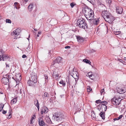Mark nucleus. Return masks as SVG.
Here are the masks:
<instances>
[{
    "mask_svg": "<svg viewBox=\"0 0 126 126\" xmlns=\"http://www.w3.org/2000/svg\"><path fill=\"white\" fill-rule=\"evenodd\" d=\"M116 11L117 14H121L123 11V9L121 7L117 6L116 7Z\"/></svg>",
    "mask_w": 126,
    "mask_h": 126,
    "instance_id": "15",
    "label": "nucleus"
},
{
    "mask_svg": "<svg viewBox=\"0 0 126 126\" xmlns=\"http://www.w3.org/2000/svg\"><path fill=\"white\" fill-rule=\"evenodd\" d=\"M6 22L7 23H11V20L9 19H7L6 20Z\"/></svg>",
    "mask_w": 126,
    "mask_h": 126,
    "instance_id": "40",
    "label": "nucleus"
},
{
    "mask_svg": "<svg viewBox=\"0 0 126 126\" xmlns=\"http://www.w3.org/2000/svg\"><path fill=\"white\" fill-rule=\"evenodd\" d=\"M29 47H27V48H26V50L27 52H28L29 51Z\"/></svg>",
    "mask_w": 126,
    "mask_h": 126,
    "instance_id": "51",
    "label": "nucleus"
},
{
    "mask_svg": "<svg viewBox=\"0 0 126 126\" xmlns=\"http://www.w3.org/2000/svg\"><path fill=\"white\" fill-rule=\"evenodd\" d=\"M24 1L26 2H27L28 1V0H24Z\"/></svg>",
    "mask_w": 126,
    "mask_h": 126,
    "instance_id": "63",
    "label": "nucleus"
},
{
    "mask_svg": "<svg viewBox=\"0 0 126 126\" xmlns=\"http://www.w3.org/2000/svg\"><path fill=\"white\" fill-rule=\"evenodd\" d=\"M37 37H39V34H37Z\"/></svg>",
    "mask_w": 126,
    "mask_h": 126,
    "instance_id": "62",
    "label": "nucleus"
},
{
    "mask_svg": "<svg viewBox=\"0 0 126 126\" xmlns=\"http://www.w3.org/2000/svg\"><path fill=\"white\" fill-rule=\"evenodd\" d=\"M92 50L93 51H92V52H94L95 51L94 50L92 49Z\"/></svg>",
    "mask_w": 126,
    "mask_h": 126,
    "instance_id": "59",
    "label": "nucleus"
},
{
    "mask_svg": "<svg viewBox=\"0 0 126 126\" xmlns=\"http://www.w3.org/2000/svg\"><path fill=\"white\" fill-rule=\"evenodd\" d=\"M26 57V55L25 54H24V55H23L22 56V57L23 58H25Z\"/></svg>",
    "mask_w": 126,
    "mask_h": 126,
    "instance_id": "49",
    "label": "nucleus"
},
{
    "mask_svg": "<svg viewBox=\"0 0 126 126\" xmlns=\"http://www.w3.org/2000/svg\"><path fill=\"white\" fill-rule=\"evenodd\" d=\"M10 59V58L7 55H3V59H2V60L3 61L7 60H9Z\"/></svg>",
    "mask_w": 126,
    "mask_h": 126,
    "instance_id": "22",
    "label": "nucleus"
},
{
    "mask_svg": "<svg viewBox=\"0 0 126 126\" xmlns=\"http://www.w3.org/2000/svg\"><path fill=\"white\" fill-rule=\"evenodd\" d=\"M124 60H125L126 61V57H124Z\"/></svg>",
    "mask_w": 126,
    "mask_h": 126,
    "instance_id": "60",
    "label": "nucleus"
},
{
    "mask_svg": "<svg viewBox=\"0 0 126 126\" xmlns=\"http://www.w3.org/2000/svg\"><path fill=\"white\" fill-rule=\"evenodd\" d=\"M53 118L56 121H61L62 119L64 118V115L63 113L61 112H56L53 115Z\"/></svg>",
    "mask_w": 126,
    "mask_h": 126,
    "instance_id": "3",
    "label": "nucleus"
},
{
    "mask_svg": "<svg viewBox=\"0 0 126 126\" xmlns=\"http://www.w3.org/2000/svg\"><path fill=\"white\" fill-rule=\"evenodd\" d=\"M97 107L98 109L103 113L105 112L107 109V107L105 105L99 104L97 106Z\"/></svg>",
    "mask_w": 126,
    "mask_h": 126,
    "instance_id": "5",
    "label": "nucleus"
},
{
    "mask_svg": "<svg viewBox=\"0 0 126 126\" xmlns=\"http://www.w3.org/2000/svg\"><path fill=\"white\" fill-rule=\"evenodd\" d=\"M121 100L122 99L120 97L116 98L114 97L111 99V101L112 104L117 106L120 104Z\"/></svg>",
    "mask_w": 126,
    "mask_h": 126,
    "instance_id": "4",
    "label": "nucleus"
},
{
    "mask_svg": "<svg viewBox=\"0 0 126 126\" xmlns=\"http://www.w3.org/2000/svg\"><path fill=\"white\" fill-rule=\"evenodd\" d=\"M34 30L35 31H37L38 30L36 29H34Z\"/></svg>",
    "mask_w": 126,
    "mask_h": 126,
    "instance_id": "57",
    "label": "nucleus"
},
{
    "mask_svg": "<svg viewBox=\"0 0 126 126\" xmlns=\"http://www.w3.org/2000/svg\"><path fill=\"white\" fill-rule=\"evenodd\" d=\"M76 4L72 2L70 3V5L72 8H73Z\"/></svg>",
    "mask_w": 126,
    "mask_h": 126,
    "instance_id": "43",
    "label": "nucleus"
},
{
    "mask_svg": "<svg viewBox=\"0 0 126 126\" xmlns=\"http://www.w3.org/2000/svg\"><path fill=\"white\" fill-rule=\"evenodd\" d=\"M63 59L60 57H58L52 63L51 65L53 66H55L56 63H61Z\"/></svg>",
    "mask_w": 126,
    "mask_h": 126,
    "instance_id": "7",
    "label": "nucleus"
},
{
    "mask_svg": "<svg viewBox=\"0 0 126 126\" xmlns=\"http://www.w3.org/2000/svg\"><path fill=\"white\" fill-rule=\"evenodd\" d=\"M32 119H30V123L31 124H33V123L32 122Z\"/></svg>",
    "mask_w": 126,
    "mask_h": 126,
    "instance_id": "50",
    "label": "nucleus"
},
{
    "mask_svg": "<svg viewBox=\"0 0 126 126\" xmlns=\"http://www.w3.org/2000/svg\"><path fill=\"white\" fill-rule=\"evenodd\" d=\"M77 38L78 42L80 43H82L84 41V39L83 38L79 36H76Z\"/></svg>",
    "mask_w": 126,
    "mask_h": 126,
    "instance_id": "19",
    "label": "nucleus"
},
{
    "mask_svg": "<svg viewBox=\"0 0 126 126\" xmlns=\"http://www.w3.org/2000/svg\"><path fill=\"white\" fill-rule=\"evenodd\" d=\"M121 32L120 31H116L114 32V34L116 35H118Z\"/></svg>",
    "mask_w": 126,
    "mask_h": 126,
    "instance_id": "42",
    "label": "nucleus"
},
{
    "mask_svg": "<svg viewBox=\"0 0 126 126\" xmlns=\"http://www.w3.org/2000/svg\"><path fill=\"white\" fill-rule=\"evenodd\" d=\"M47 119H48V120H46L47 121V123H49V124H52V122L51 121L50 119L49 118L47 117Z\"/></svg>",
    "mask_w": 126,
    "mask_h": 126,
    "instance_id": "36",
    "label": "nucleus"
},
{
    "mask_svg": "<svg viewBox=\"0 0 126 126\" xmlns=\"http://www.w3.org/2000/svg\"><path fill=\"white\" fill-rule=\"evenodd\" d=\"M44 76L45 78V81L46 82H47L48 81L47 79L48 78V77L47 75L45 74Z\"/></svg>",
    "mask_w": 126,
    "mask_h": 126,
    "instance_id": "38",
    "label": "nucleus"
},
{
    "mask_svg": "<svg viewBox=\"0 0 126 126\" xmlns=\"http://www.w3.org/2000/svg\"><path fill=\"white\" fill-rule=\"evenodd\" d=\"M15 8H16V9H18L20 7L19 6V4L18 2H15L14 3Z\"/></svg>",
    "mask_w": 126,
    "mask_h": 126,
    "instance_id": "28",
    "label": "nucleus"
},
{
    "mask_svg": "<svg viewBox=\"0 0 126 126\" xmlns=\"http://www.w3.org/2000/svg\"><path fill=\"white\" fill-rule=\"evenodd\" d=\"M86 76H87L89 77L90 79H93L94 77V75L90 72L88 73L87 74Z\"/></svg>",
    "mask_w": 126,
    "mask_h": 126,
    "instance_id": "21",
    "label": "nucleus"
},
{
    "mask_svg": "<svg viewBox=\"0 0 126 126\" xmlns=\"http://www.w3.org/2000/svg\"><path fill=\"white\" fill-rule=\"evenodd\" d=\"M42 33L41 32H38V34H40Z\"/></svg>",
    "mask_w": 126,
    "mask_h": 126,
    "instance_id": "55",
    "label": "nucleus"
},
{
    "mask_svg": "<svg viewBox=\"0 0 126 126\" xmlns=\"http://www.w3.org/2000/svg\"><path fill=\"white\" fill-rule=\"evenodd\" d=\"M66 81L67 83V86H68L69 87L70 85H71V84L72 83V80L69 77H67L66 78Z\"/></svg>",
    "mask_w": 126,
    "mask_h": 126,
    "instance_id": "20",
    "label": "nucleus"
},
{
    "mask_svg": "<svg viewBox=\"0 0 126 126\" xmlns=\"http://www.w3.org/2000/svg\"><path fill=\"white\" fill-rule=\"evenodd\" d=\"M105 20L106 21L108 22L109 24H111L112 22L115 19L110 14L108 16L105 18Z\"/></svg>",
    "mask_w": 126,
    "mask_h": 126,
    "instance_id": "6",
    "label": "nucleus"
},
{
    "mask_svg": "<svg viewBox=\"0 0 126 126\" xmlns=\"http://www.w3.org/2000/svg\"><path fill=\"white\" fill-rule=\"evenodd\" d=\"M91 90H92V89H91L90 88H88L87 89V91L88 92H89Z\"/></svg>",
    "mask_w": 126,
    "mask_h": 126,
    "instance_id": "52",
    "label": "nucleus"
},
{
    "mask_svg": "<svg viewBox=\"0 0 126 126\" xmlns=\"http://www.w3.org/2000/svg\"><path fill=\"white\" fill-rule=\"evenodd\" d=\"M37 82L36 81L32 80L30 79V80L28 81V84L30 86H32L34 85Z\"/></svg>",
    "mask_w": 126,
    "mask_h": 126,
    "instance_id": "16",
    "label": "nucleus"
},
{
    "mask_svg": "<svg viewBox=\"0 0 126 126\" xmlns=\"http://www.w3.org/2000/svg\"><path fill=\"white\" fill-rule=\"evenodd\" d=\"M35 116H36L35 115V114H34L33 115V116H32L31 117V119H32V120H33L34 119H35Z\"/></svg>",
    "mask_w": 126,
    "mask_h": 126,
    "instance_id": "44",
    "label": "nucleus"
},
{
    "mask_svg": "<svg viewBox=\"0 0 126 126\" xmlns=\"http://www.w3.org/2000/svg\"><path fill=\"white\" fill-rule=\"evenodd\" d=\"M94 114V113H93L92 114V115H93V114Z\"/></svg>",
    "mask_w": 126,
    "mask_h": 126,
    "instance_id": "64",
    "label": "nucleus"
},
{
    "mask_svg": "<svg viewBox=\"0 0 126 126\" xmlns=\"http://www.w3.org/2000/svg\"><path fill=\"white\" fill-rule=\"evenodd\" d=\"M20 32V30L19 29H17L13 31V35H16L15 37H16V36L19 35Z\"/></svg>",
    "mask_w": 126,
    "mask_h": 126,
    "instance_id": "18",
    "label": "nucleus"
},
{
    "mask_svg": "<svg viewBox=\"0 0 126 126\" xmlns=\"http://www.w3.org/2000/svg\"><path fill=\"white\" fill-rule=\"evenodd\" d=\"M38 120H39V124L40 126H46L45 123L42 118L40 117L38 118Z\"/></svg>",
    "mask_w": 126,
    "mask_h": 126,
    "instance_id": "12",
    "label": "nucleus"
},
{
    "mask_svg": "<svg viewBox=\"0 0 126 126\" xmlns=\"http://www.w3.org/2000/svg\"><path fill=\"white\" fill-rule=\"evenodd\" d=\"M104 92V89H102L100 91V92L101 93V94L103 93Z\"/></svg>",
    "mask_w": 126,
    "mask_h": 126,
    "instance_id": "46",
    "label": "nucleus"
},
{
    "mask_svg": "<svg viewBox=\"0 0 126 126\" xmlns=\"http://www.w3.org/2000/svg\"><path fill=\"white\" fill-rule=\"evenodd\" d=\"M17 97H16L11 101V105L14 104L17 101Z\"/></svg>",
    "mask_w": 126,
    "mask_h": 126,
    "instance_id": "24",
    "label": "nucleus"
},
{
    "mask_svg": "<svg viewBox=\"0 0 126 126\" xmlns=\"http://www.w3.org/2000/svg\"><path fill=\"white\" fill-rule=\"evenodd\" d=\"M34 6V5L32 3L30 4L28 6V9L29 11H31L32 10Z\"/></svg>",
    "mask_w": 126,
    "mask_h": 126,
    "instance_id": "25",
    "label": "nucleus"
},
{
    "mask_svg": "<svg viewBox=\"0 0 126 126\" xmlns=\"http://www.w3.org/2000/svg\"><path fill=\"white\" fill-rule=\"evenodd\" d=\"M31 79L32 80L37 81V76L36 74L34 72H32L31 74Z\"/></svg>",
    "mask_w": 126,
    "mask_h": 126,
    "instance_id": "9",
    "label": "nucleus"
},
{
    "mask_svg": "<svg viewBox=\"0 0 126 126\" xmlns=\"http://www.w3.org/2000/svg\"><path fill=\"white\" fill-rule=\"evenodd\" d=\"M2 83L5 85H7L9 83V79L7 78H3L1 80Z\"/></svg>",
    "mask_w": 126,
    "mask_h": 126,
    "instance_id": "11",
    "label": "nucleus"
},
{
    "mask_svg": "<svg viewBox=\"0 0 126 126\" xmlns=\"http://www.w3.org/2000/svg\"><path fill=\"white\" fill-rule=\"evenodd\" d=\"M57 69H55L53 72V76L56 79H57L59 76L58 73H57Z\"/></svg>",
    "mask_w": 126,
    "mask_h": 126,
    "instance_id": "17",
    "label": "nucleus"
},
{
    "mask_svg": "<svg viewBox=\"0 0 126 126\" xmlns=\"http://www.w3.org/2000/svg\"><path fill=\"white\" fill-rule=\"evenodd\" d=\"M48 111V109L46 107H44L42 108L41 111V113L43 114L44 113L46 114Z\"/></svg>",
    "mask_w": 126,
    "mask_h": 126,
    "instance_id": "14",
    "label": "nucleus"
},
{
    "mask_svg": "<svg viewBox=\"0 0 126 126\" xmlns=\"http://www.w3.org/2000/svg\"><path fill=\"white\" fill-rule=\"evenodd\" d=\"M9 115H8V116L7 117V118L8 119H10L11 118V112H10V110H9Z\"/></svg>",
    "mask_w": 126,
    "mask_h": 126,
    "instance_id": "41",
    "label": "nucleus"
},
{
    "mask_svg": "<svg viewBox=\"0 0 126 126\" xmlns=\"http://www.w3.org/2000/svg\"><path fill=\"white\" fill-rule=\"evenodd\" d=\"M3 52L2 51H0V61L2 60L3 59Z\"/></svg>",
    "mask_w": 126,
    "mask_h": 126,
    "instance_id": "32",
    "label": "nucleus"
},
{
    "mask_svg": "<svg viewBox=\"0 0 126 126\" xmlns=\"http://www.w3.org/2000/svg\"><path fill=\"white\" fill-rule=\"evenodd\" d=\"M19 75L18 76H19V79H18V80H20L21 79V75Z\"/></svg>",
    "mask_w": 126,
    "mask_h": 126,
    "instance_id": "53",
    "label": "nucleus"
},
{
    "mask_svg": "<svg viewBox=\"0 0 126 126\" xmlns=\"http://www.w3.org/2000/svg\"><path fill=\"white\" fill-rule=\"evenodd\" d=\"M106 2L108 4V5H110L112 3L111 0H106Z\"/></svg>",
    "mask_w": 126,
    "mask_h": 126,
    "instance_id": "37",
    "label": "nucleus"
},
{
    "mask_svg": "<svg viewBox=\"0 0 126 126\" xmlns=\"http://www.w3.org/2000/svg\"><path fill=\"white\" fill-rule=\"evenodd\" d=\"M99 20L98 18H95L94 21V24L95 25H97L99 23Z\"/></svg>",
    "mask_w": 126,
    "mask_h": 126,
    "instance_id": "29",
    "label": "nucleus"
},
{
    "mask_svg": "<svg viewBox=\"0 0 126 126\" xmlns=\"http://www.w3.org/2000/svg\"><path fill=\"white\" fill-rule=\"evenodd\" d=\"M78 26L79 28L83 29H87L88 26L84 20L81 18L78 19L77 22Z\"/></svg>",
    "mask_w": 126,
    "mask_h": 126,
    "instance_id": "2",
    "label": "nucleus"
},
{
    "mask_svg": "<svg viewBox=\"0 0 126 126\" xmlns=\"http://www.w3.org/2000/svg\"><path fill=\"white\" fill-rule=\"evenodd\" d=\"M21 89H20V94L22 93V91H21Z\"/></svg>",
    "mask_w": 126,
    "mask_h": 126,
    "instance_id": "58",
    "label": "nucleus"
},
{
    "mask_svg": "<svg viewBox=\"0 0 126 126\" xmlns=\"http://www.w3.org/2000/svg\"><path fill=\"white\" fill-rule=\"evenodd\" d=\"M49 96V94L47 92H45L44 94L42 95V97L44 99H45L46 97H48Z\"/></svg>",
    "mask_w": 126,
    "mask_h": 126,
    "instance_id": "23",
    "label": "nucleus"
},
{
    "mask_svg": "<svg viewBox=\"0 0 126 126\" xmlns=\"http://www.w3.org/2000/svg\"><path fill=\"white\" fill-rule=\"evenodd\" d=\"M34 104L37 107L38 110H39V106L38 102L37 99H36L34 101Z\"/></svg>",
    "mask_w": 126,
    "mask_h": 126,
    "instance_id": "26",
    "label": "nucleus"
},
{
    "mask_svg": "<svg viewBox=\"0 0 126 126\" xmlns=\"http://www.w3.org/2000/svg\"><path fill=\"white\" fill-rule=\"evenodd\" d=\"M59 83L60 84H62V86H64L65 85V82L63 80H61Z\"/></svg>",
    "mask_w": 126,
    "mask_h": 126,
    "instance_id": "34",
    "label": "nucleus"
},
{
    "mask_svg": "<svg viewBox=\"0 0 126 126\" xmlns=\"http://www.w3.org/2000/svg\"><path fill=\"white\" fill-rule=\"evenodd\" d=\"M4 106V104L2 103L0 104V111L3 109Z\"/></svg>",
    "mask_w": 126,
    "mask_h": 126,
    "instance_id": "35",
    "label": "nucleus"
},
{
    "mask_svg": "<svg viewBox=\"0 0 126 126\" xmlns=\"http://www.w3.org/2000/svg\"><path fill=\"white\" fill-rule=\"evenodd\" d=\"M101 101L100 100H96L95 101V102H96V103H97V104L99 103H101Z\"/></svg>",
    "mask_w": 126,
    "mask_h": 126,
    "instance_id": "45",
    "label": "nucleus"
},
{
    "mask_svg": "<svg viewBox=\"0 0 126 126\" xmlns=\"http://www.w3.org/2000/svg\"><path fill=\"white\" fill-rule=\"evenodd\" d=\"M54 21L56 22V23L57 22V21L56 20H54Z\"/></svg>",
    "mask_w": 126,
    "mask_h": 126,
    "instance_id": "61",
    "label": "nucleus"
},
{
    "mask_svg": "<svg viewBox=\"0 0 126 126\" xmlns=\"http://www.w3.org/2000/svg\"><path fill=\"white\" fill-rule=\"evenodd\" d=\"M71 75L75 79H77L79 77L78 73L76 71H73L71 73Z\"/></svg>",
    "mask_w": 126,
    "mask_h": 126,
    "instance_id": "13",
    "label": "nucleus"
},
{
    "mask_svg": "<svg viewBox=\"0 0 126 126\" xmlns=\"http://www.w3.org/2000/svg\"><path fill=\"white\" fill-rule=\"evenodd\" d=\"M119 61L121 62H122L123 61V60L121 59H120L119 60Z\"/></svg>",
    "mask_w": 126,
    "mask_h": 126,
    "instance_id": "56",
    "label": "nucleus"
},
{
    "mask_svg": "<svg viewBox=\"0 0 126 126\" xmlns=\"http://www.w3.org/2000/svg\"><path fill=\"white\" fill-rule=\"evenodd\" d=\"M117 92L120 94H123L126 92V89L125 87L118 88L117 89Z\"/></svg>",
    "mask_w": 126,
    "mask_h": 126,
    "instance_id": "10",
    "label": "nucleus"
},
{
    "mask_svg": "<svg viewBox=\"0 0 126 126\" xmlns=\"http://www.w3.org/2000/svg\"><path fill=\"white\" fill-rule=\"evenodd\" d=\"M82 12L88 20H92L94 18V12L91 9H89L88 7H85L82 9Z\"/></svg>",
    "mask_w": 126,
    "mask_h": 126,
    "instance_id": "1",
    "label": "nucleus"
},
{
    "mask_svg": "<svg viewBox=\"0 0 126 126\" xmlns=\"http://www.w3.org/2000/svg\"><path fill=\"white\" fill-rule=\"evenodd\" d=\"M83 61L85 62L86 63H88L89 64H90L91 63L90 61L88 60V59H84L83 60Z\"/></svg>",
    "mask_w": 126,
    "mask_h": 126,
    "instance_id": "31",
    "label": "nucleus"
},
{
    "mask_svg": "<svg viewBox=\"0 0 126 126\" xmlns=\"http://www.w3.org/2000/svg\"><path fill=\"white\" fill-rule=\"evenodd\" d=\"M105 114V112L103 113V112H100L99 114V115L101 117L102 119L103 120H104L105 119V116H104Z\"/></svg>",
    "mask_w": 126,
    "mask_h": 126,
    "instance_id": "27",
    "label": "nucleus"
},
{
    "mask_svg": "<svg viewBox=\"0 0 126 126\" xmlns=\"http://www.w3.org/2000/svg\"><path fill=\"white\" fill-rule=\"evenodd\" d=\"M6 112H7L6 111L3 110L2 111V113L3 114H5L6 113Z\"/></svg>",
    "mask_w": 126,
    "mask_h": 126,
    "instance_id": "47",
    "label": "nucleus"
},
{
    "mask_svg": "<svg viewBox=\"0 0 126 126\" xmlns=\"http://www.w3.org/2000/svg\"><path fill=\"white\" fill-rule=\"evenodd\" d=\"M104 103V104H101L105 105H106L107 104L108 102L106 101H103L101 102V103Z\"/></svg>",
    "mask_w": 126,
    "mask_h": 126,
    "instance_id": "39",
    "label": "nucleus"
},
{
    "mask_svg": "<svg viewBox=\"0 0 126 126\" xmlns=\"http://www.w3.org/2000/svg\"><path fill=\"white\" fill-rule=\"evenodd\" d=\"M110 15V14L107 10L103 11L101 14L102 16L104 19H105V18L107 17Z\"/></svg>",
    "mask_w": 126,
    "mask_h": 126,
    "instance_id": "8",
    "label": "nucleus"
},
{
    "mask_svg": "<svg viewBox=\"0 0 126 126\" xmlns=\"http://www.w3.org/2000/svg\"><path fill=\"white\" fill-rule=\"evenodd\" d=\"M6 67H8V68L9 67V66L8 64H7L6 63Z\"/></svg>",
    "mask_w": 126,
    "mask_h": 126,
    "instance_id": "54",
    "label": "nucleus"
},
{
    "mask_svg": "<svg viewBox=\"0 0 126 126\" xmlns=\"http://www.w3.org/2000/svg\"><path fill=\"white\" fill-rule=\"evenodd\" d=\"M70 47V46H67L65 47V48L67 49V48H69Z\"/></svg>",
    "mask_w": 126,
    "mask_h": 126,
    "instance_id": "48",
    "label": "nucleus"
},
{
    "mask_svg": "<svg viewBox=\"0 0 126 126\" xmlns=\"http://www.w3.org/2000/svg\"><path fill=\"white\" fill-rule=\"evenodd\" d=\"M123 117V115H120L119 117H117L115 118L114 119V121L117 120H119L120 119L122 118V117Z\"/></svg>",
    "mask_w": 126,
    "mask_h": 126,
    "instance_id": "33",
    "label": "nucleus"
},
{
    "mask_svg": "<svg viewBox=\"0 0 126 126\" xmlns=\"http://www.w3.org/2000/svg\"><path fill=\"white\" fill-rule=\"evenodd\" d=\"M119 106H118L117 108H118L119 109H124V108H125V106H124V105H121V104L120 103V104L119 105Z\"/></svg>",
    "mask_w": 126,
    "mask_h": 126,
    "instance_id": "30",
    "label": "nucleus"
}]
</instances>
